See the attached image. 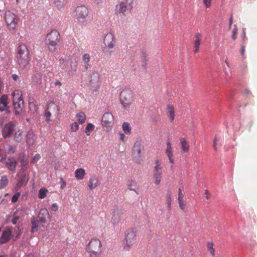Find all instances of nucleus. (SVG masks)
<instances>
[{
    "label": "nucleus",
    "instance_id": "obj_1",
    "mask_svg": "<svg viewBox=\"0 0 257 257\" xmlns=\"http://www.w3.org/2000/svg\"><path fill=\"white\" fill-rule=\"evenodd\" d=\"M30 60L29 51L24 44H21L17 49L16 61L19 67L22 69L26 68Z\"/></svg>",
    "mask_w": 257,
    "mask_h": 257
},
{
    "label": "nucleus",
    "instance_id": "obj_2",
    "mask_svg": "<svg viewBox=\"0 0 257 257\" xmlns=\"http://www.w3.org/2000/svg\"><path fill=\"white\" fill-rule=\"evenodd\" d=\"M137 229L132 227L127 229L124 232L122 246L123 250H130L136 242Z\"/></svg>",
    "mask_w": 257,
    "mask_h": 257
},
{
    "label": "nucleus",
    "instance_id": "obj_3",
    "mask_svg": "<svg viewBox=\"0 0 257 257\" xmlns=\"http://www.w3.org/2000/svg\"><path fill=\"white\" fill-rule=\"evenodd\" d=\"M60 41V35L59 32L52 30L47 34L45 43L49 50L54 52L57 50V47Z\"/></svg>",
    "mask_w": 257,
    "mask_h": 257
},
{
    "label": "nucleus",
    "instance_id": "obj_4",
    "mask_svg": "<svg viewBox=\"0 0 257 257\" xmlns=\"http://www.w3.org/2000/svg\"><path fill=\"white\" fill-rule=\"evenodd\" d=\"M88 14V10L85 6H78L73 11V17L80 25L86 26L87 23Z\"/></svg>",
    "mask_w": 257,
    "mask_h": 257
},
{
    "label": "nucleus",
    "instance_id": "obj_5",
    "mask_svg": "<svg viewBox=\"0 0 257 257\" xmlns=\"http://www.w3.org/2000/svg\"><path fill=\"white\" fill-rule=\"evenodd\" d=\"M103 43L105 47L102 48V51L107 57H110L113 53V49L116 44V40L114 35L111 33H107L103 39Z\"/></svg>",
    "mask_w": 257,
    "mask_h": 257
},
{
    "label": "nucleus",
    "instance_id": "obj_6",
    "mask_svg": "<svg viewBox=\"0 0 257 257\" xmlns=\"http://www.w3.org/2000/svg\"><path fill=\"white\" fill-rule=\"evenodd\" d=\"M101 242L98 239H92L86 246L89 257H99L101 253Z\"/></svg>",
    "mask_w": 257,
    "mask_h": 257
},
{
    "label": "nucleus",
    "instance_id": "obj_7",
    "mask_svg": "<svg viewBox=\"0 0 257 257\" xmlns=\"http://www.w3.org/2000/svg\"><path fill=\"white\" fill-rule=\"evenodd\" d=\"M134 0H123L115 7L116 15H126V12H131L133 8Z\"/></svg>",
    "mask_w": 257,
    "mask_h": 257
},
{
    "label": "nucleus",
    "instance_id": "obj_8",
    "mask_svg": "<svg viewBox=\"0 0 257 257\" xmlns=\"http://www.w3.org/2000/svg\"><path fill=\"white\" fill-rule=\"evenodd\" d=\"M163 167L160 160L156 159L153 169V178L156 185L160 184L162 178Z\"/></svg>",
    "mask_w": 257,
    "mask_h": 257
},
{
    "label": "nucleus",
    "instance_id": "obj_9",
    "mask_svg": "<svg viewBox=\"0 0 257 257\" xmlns=\"http://www.w3.org/2000/svg\"><path fill=\"white\" fill-rule=\"evenodd\" d=\"M5 20L8 29L10 30H13L18 24L19 19L15 13L7 11L5 13Z\"/></svg>",
    "mask_w": 257,
    "mask_h": 257
},
{
    "label": "nucleus",
    "instance_id": "obj_10",
    "mask_svg": "<svg viewBox=\"0 0 257 257\" xmlns=\"http://www.w3.org/2000/svg\"><path fill=\"white\" fill-rule=\"evenodd\" d=\"M144 146L140 141H136L132 148V157L136 162L140 164L142 161V151Z\"/></svg>",
    "mask_w": 257,
    "mask_h": 257
},
{
    "label": "nucleus",
    "instance_id": "obj_11",
    "mask_svg": "<svg viewBox=\"0 0 257 257\" xmlns=\"http://www.w3.org/2000/svg\"><path fill=\"white\" fill-rule=\"evenodd\" d=\"M133 97L132 90L130 88L123 89L120 94L121 103L125 107H128Z\"/></svg>",
    "mask_w": 257,
    "mask_h": 257
},
{
    "label": "nucleus",
    "instance_id": "obj_12",
    "mask_svg": "<svg viewBox=\"0 0 257 257\" xmlns=\"http://www.w3.org/2000/svg\"><path fill=\"white\" fill-rule=\"evenodd\" d=\"M59 113V109L58 106L53 102H50L47 106V109L45 112L46 117V121L49 123L52 119L51 116L52 115L56 116Z\"/></svg>",
    "mask_w": 257,
    "mask_h": 257
},
{
    "label": "nucleus",
    "instance_id": "obj_13",
    "mask_svg": "<svg viewBox=\"0 0 257 257\" xmlns=\"http://www.w3.org/2000/svg\"><path fill=\"white\" fill-rule=\"evenodd\" d=\"M32 228L31 232L34 233L39 230L43 232L47 229L49 226V223H46L44 222L39 221V220L36 219V217H33L31 220Z\"/></svg>",
    "mask_w": 257,
    "mask_h": 257
},
{
    "label": "nucleus",
    "instance_id": "obj_14",
    "mask_svg": "<svg viewBox=\"0 0 257 257\" xmlns=\"http://www.w3.org/2000/svg\"><path fill=\"white\" fill-rule=\"evenodd\" d=\"M90 86L95 89L99 88L101 82L100 78V75L97 71H93L90 75L89 81Z\"/></svg>",
    "mask_w": 257,
    "mask_h": 257
},
{
    "label": "nucleus",
    "instance_id": "obj_15",
    "mask_svg": "<svg viewBox=\"0 0 257 257\" xmlns=\"http://www.w3.org/2000/svg\"><path fill=\"white\" fill-rule=\"evenodd\" d=\"M15 128V125L12 121L6 123L2 129V135L4 138L10 137Z\"/></svg>",
    "mask_w": 257,
    "mask_h": 257
},
{
    "label": "nucleus",
    "instance_id": "obj_16",
    "mask_svg": "<svg viewBox=\"0 0 257 257\" xmlns=\"http://www.w3.org/2000/svg\"><path fill=\"white\" fill-rule=\"evenodd\" d=\"M39 221L49 223L50 219V216L48 210H39L38 216L36 217Z\"/></svg>",
    "mask_w": 257,
    "mask_h": 257
},
{
    "label": "nucleus",
    "instance_id": "obj_17",
    "mask_svg": "<svg viewBox=\"0 0 257 257\" xmlns=\"http://www.w3.org/2000/svg\"><path fill=\"white\" fill-rule=\"evenodd\" d=\"M113 122V115L110 112H105L102 117V123L103 126L106 127L112 125Z\"/></svg>",
    "mask_w": 257,
    "mask_h": 257
},
{
    "label": "nucleus",
    "instance_id": "obj_18",
    "mask_svg": "<svg viewBox=\"0 0 257 257\" xmlns=\"http://www.w3.org/2000/svg\"><path fill=\"white\" fill-rule=\"evenodd\" d=\"M14 107V113L16 115H21L24 108V100L13 102Z\"/></svg>",
    "mask_w": 257,
    "mask_h": 257
},
{
    "label": "nucleus",
    "instance_id": "obj_19",
    "mask_svg": "<svg viewBox=\"0 0 257 257\" xmlns=\"http://www.w3.org/2000/svg\"><path fill=\"white\" fill-rule=\"evenodd\" d=\"M201 35L199 32L196 33L194 36V52L195 53H198L199 51V47L201 44Z\"/></svg>",
    "mask_w": 257,
    "mask_h": 257
},
{
    "label": "nucleus",
    "instance_id": "obj_20",
    "mask_svg": "<svg viewBox=\"0 0 257 257\" xmlns=\"http://www.w3.org/2000/svg\"><path fill=\"white\" fill-rule=\"evenodd\" d=\"M12 231L10 228H7L3 232L1 237L0 238V243L4 244L8 241L10 239L11 236Z\"/></svg>",
    "mask_w": 257,
    "mask_h": 257
},
{
    "label": "nucleus",
    "instance_id": "obj_21",
    "mask_svg": "<svg viewBox=\"0 0 257 257\" xmlns=\"http://www.w3.org/2000/svg\"><path fill=\"white\" fill-rule=\"evenodd\" d=\"M28 180H26V175H23L16 184L14 188V191L17 192L19 191L21 187L25 186Z\"/></svg>",
    "mask_w": 257,
    "mask_h": 257
},
{
    "label": "nucleus",
    "instance_id": "obj_22",
    "mask_svg": "<svg viewBox=\"0 0 257 257\" xmlns=\"http://www.w3.org/2000/svg\"><path fill=\"white\" fill-rule=\"evenodd\" d=\"M167 148L165 150V153L167 156L169 162L171 164L174 163L173 153L172 151V148L171 146V143L168 141L166 143Z\"/></svg>",
    "mask_w": 257,
    "mask_h": 257
},
{
    "label": "nucleus",
    "instance_id": "obj_23",
    "mask_svg": "<svg viewBox=\"0 0 257 257\" xmlns=\"http://www.w3.org/2000/svg\"><path fill=\"white\" fill-rule=\"evenodd\" d=\"M99 184L100 183L98 178L96 176H92L88 181V187L90 189L92 190L98 186Z\"/></svg>",
    "mask_w": 257,
    "mask_h": 257
},
{
    "label": "nucleus",
    "instance_id": "obj_24",
    "mask_svg": "<svg viewBox=\"0 0 257 257\" xmlns=\"http://www.w3.org/2000/svg\"><path fill=\"white\" fill-rule=\"evenodd\" d=\"M17 164V162L14 158H8L6 162L7 167L11 171H15Z\"/></svg>",
    "mask_w": 257,
    "mask_h": 257
},
{
    "label": "nucleus",
    "instance_id": "obj_25",
    "mask_svg": "<svg viewBox=\"0 0 257 257\" xmlns=\"http://www.w3.org/2000/svg\"><path fill=\"white\" fill-rule=\"evenodd\" d=\"M26 142L29 146L33 145L35 143V135L32 130H30L26 136Z\"/></svg>",
    "mask_w": 257,
    "mask_h": 257
},
{
    "label": "nucleus",
    "instance_id": "obj_26",
    "mask_svg": "<svg viewBox=\"0 0 257 257\" xmlns=\"http://www.w3.org/2000/svg\"><path fill=\"white\" fill-rule=\"evenodd\" d=\"M13 102L23 101L22 92L20 90H15L13 93Z\"/></svg>",
    "mask_w": 257,
    "mask_h": 257
},
{
    "label": "nucleus",
    "instance_id": "obj_27",
    "mask_svg": "<svg viewBox=\"0 0 257 257\" xmlns=\"http://www.w3.org/2000/svg\"><path fill=\"white\" fill-rule=\"evenodd\" d=\"M19 160L20 163V167L23 170L26 169L28 164V160L25 156L21 155L19 157Z\"/></svg>",
    "mask_w": 257,
    "mask_h": 257
},
{
    "label": "nucleus",
    "instance_id": "obj_28",
    "mask_svg": "<svg viewBox=\"0 0 257 257\" xmlns=\"http://www.w3.org/2000/svg\"><path fill=\"white\" fill-rule=\"evenodd\" d=\"M85 175V171L83 168H79L75 170V177L77 180H82Z\"/></svg>",
    "mask_w": 257,
    "mask_h": 257
},
{
    "label": "nucleus",
    "instance_id": "obj_29",
    "mask_svg": "<svg viewBox=\"0 0 257 257\" xmlns=\"http://www.w3.org/2000/svg\"><path fill=\"white\" fill-rule=\"evenodd\" d=\"M58 9L60 10L64 8L66 0H50Z\"/></svg>",
    "mask_w": 257,
    "mask_h": 257
},
{
    "label": "nucleus",
    "instance_id": "obj_30",
    "mask_svg": "<svg viewBox=\"0 0 257 257\" xmlns=\"http://www.w3.org/2000/svg\"><path fill=\"white\" fill-rule=\"evenodd\" d=\"M167 107L168 111V117H169L170 121L172 122L175 118V111L174 107L171 105H168Z\"/></svg>",
    "mask_w": 257,
    "mask_h": 257
},
{
    "label": "nucleus",
    "instance_id": "obj_31",
    "mask_svg": "<svg viewBox=\"0 0 257 257\" xmlns=\"http://www.w3.org/2000/svg\"><path fill=\"white\" fill-rule=\"evenodd\" d=\"M180 143L181 145V148L182 151L184 153H187L189 151V144L188 142L186 141L185 139L184 138H182L180 140Z\"/></svg>",
    "mask_w": 257,
    "mask_h": 257
},
{
    "label": "nucleus",
    "instance_id": "obj_32",
    "mask_svg": "<svg viewBox=\"0 0 257 257\" xmlns=\"http://www.w3.org/2000/svg\"><path fill=\"white\" fill-rule=\"evenodd\" d=\"M9 180L6 175L1 177L0 179V189L5 188L8 184Z\"/></svg>",
    "mask_w": 257,
    "mask_h": 257
},
{
    "label": "nucleus",
    "instance_id": "obj_33",
    "mask_svg": "<svg viewBox=\"0 0 257 257\" xmlns=\"http://www.w3.org/2000/svg\"><path fill=\"white\" fill-rule=\"evenodd\" d=\"M76 117L77 121L81 124H82L85 122L86 119V115L83 112H80L78 113L76 115Z\"/></svg>",
    "mask_w": 257,
    "mask_h": 257
},
{
    "label": "nucleus",
    "instance_id": "obj_34",
    "mask_svg": "<svg viewBox=\"0 0 257 257\" xmlns=\"http://www.w3.org/2000/svg\"><path fill=\"white\" fill-rule=\"evenodd\" d=\"M23 131L21 130L17 131L14 135V140L17 143H20L23 139Z\"/></svg>",
    "mask_w": 257,
    "mask_h": 257
},
{
    "label": "nucleus",
    "instance_id": "obj_35",
    "mask_svg": "<svg viewBox=\"0 0 257 257\" xmlns=\"http://www.w3.org/2000/svg\"><path fill=\"white\" fill-rule=\"evenodd\" d=\"M48 192V191L46 188L43 187L41 188L39 191L38 195V198L40 199H43L45 198Z\"/></svg>",
    "mask_w": 257,
    "mask_h": 257
},
{
    "label": "nucleus",
    "instance_id": "obj_36",
    "mask_svg": "<svg viewBox=\"0 0 257 257\" xmlns=\"http://www.w3.org/2000/svg\"><path fill=\"white\" fill-rule=\"evenodd\" d=\"M127 189L131 191H135L137 187V183L133 180L129 181L127 184Z\"/></svg>",
    "mask_w": 257,
    "mask_h": 257
},
{
    "label": "nucleus",
    "instance_id": "obj_37",
    "mask_svg": "<svg viewBox=\"0 0 257 257\" xmlns=\"http://www.w3.org/2000/svg\"><path fill=\"white\" fill-rule=\"evenodd\" d=\"M94 129V125L91 123H88L85 128V133L87 136H89V132H92Z\"/></svg>",
    "mask_w": 257,
    "mask_h": 257
},
{
    "label": "nucleus",
    "instance_id": "obj_38",
    "mask_svg": "<svg viewBox=\"0 0 257 257\" xmlns=\"http://www.w3.org/2000/svg\"><path fill=\"white\" fill-rule=\"evenodd\" d=\"M207 249L209 251L210 253L212 256H214L215 255V250L213 248V243L212 242H209L207 243Z\"/></svg>",
    "mask_w": 257,
    "mask_h": 257
},
{
    "label": "nucleus",
    "instance_id": "obj_39",
    "mask_svg": "<svg viewBox=\"0 0 257 257\" xmlns=\"http://www.w3.org/2000/svg\"><path fill=\"white\" fill-rule=\"evenodd\" d=\"M122 128L125 133H131V127L130 126V124L128 122H125L122 124Z\"/></svg>",
    "mask_w": 257,
    "mask_h": 257
},
{
    "label": "nucleus",
    "instance_id": "obj_40",
    "mask_svg": "<svg viewBox=\"0 0 257 257\" xmlns=\"http://www.w3.org/2000/svg\"><path fill=\"white\" fill-rule=\"evenodd\" d=\"M237 28L236 25H234V28L232 32L231 38L233 40H235L237 38Z\"/></svg>",
    "mask_w": 257,
    "mask_h": 257
},
{
    "label": "nucleus",
    "instance_id": "obj_41",
    "mask_svg": "<svg viewBox=\"0 0 257 257\" xmlns=\"http://www.w3.org/2000/svg\"><path fill=\"white\" fill-rule=\"evenodd\" d=\"M82 60L85 64H87L90 62V56L89 54H84L82 56Z\"/></svg>",
    "mask_w": 257,
    "mask_h": 257
},
{
    "label": "nucleus",
    "instance_id": "obj_42",
    "mask_svg": "<svg viewBox=\"0 0 257 257\" xmlns=\"http://www.w3.org/2000/svg\"><path fill=\"white\" fill-rule=\"evenodd\" d=\"M0 103L4 105H8V96L6 95H3L0 98Z\"/></svg>",
    "mask_w": 257,
    "mask_h": 257
},
{
    "label": "nucleus",
    "instance_id": "obj_43",
    "mask_svg": "<svg viewBox=\"0 0 257 257\" xmlns=\"http://www.w3.org/2000/svg\"><path fill=\"white\" fill-rule=\"evenodd\" d=\"M79 126L77 122L72 123L70 126V129L72 132H76L79 129Z\"/></svg>",
    "mask_w": 257,
    "mask_h": 257
},
{
    "label": "nucleus",
    "instance_id": "obj_44",
    "mask_svg": "<svg viewBox=\"0 0 257 257\" xmlns=\"http://www.w3.org/2000/svg\"><path fill=\"white\" fill-rule=\"evenodd\" d=\"M21 195L20 192H17L12 197V202L15 203L18 201V198Z\"/></svg>",
    "mask_w": 257,
    "mask_h": 257
},
{
    "label": "nucleus",
    "instance_id": "obj_45",
    "mask_svg": "<svg viewBox=\"0 0 257 257\" xmlns=\"http://www.w3.org/2000/svg\"><path fill=\"white\" fill-rule=\"evenodd\" d=\"M166 201L167 203V207H170L171 202V195L170 194H167L166 196Z\"/></svg>",
    "mask_w": 257,
    "mask_h": 257
},
{
    "label": "nucleus",
    "instance_id": "obj_46",
    "mask_svg": "<svg viewBox=\"0 0 257 257\" xmlns=\"http://www.w3.org/2000/svg\"><path fill=\"white\" fill-rule=\"evenodd\" d=\"M41 159V156L39 154H36L33 157V160L32 161V163L33 164L36 163L38 160Z\"/></svg>",
    "mask_w": 257,
    "mask_h": 257
},
{
    "label": "nucleus",
    "instance_id": "obj_47",
    "mask_svg": "<svg viewBox=\"0 0 257 257\" xmlns=\"http://www.w3.org/2000/svg\"><path fill=\"white\" fill-rule=\"evenodd\" d=\"M211 1L212 0H203V3L206 8H208L210 7Z\"/></svg>",
    "mask_w": 257,
    "mask_h": 257
},
{
    "label": "nucleus",
    "instance_id": "obj_48",
    "mask_svg": "<svg viewBox=\"0 0 257 257\" xmlns=\"http://www.w3.org/2000/svg\"><path fill=\"white\" fill-rule=\"evenodd\" d=\"M60 183L61 185V189H64L66 187V182L62 178L60 179Z\"/></svg>",
    "mask_w": 257,
    "mask_h": 257
},
{
    "label": "nucleus",
    "instance_id": "obj_49",
    "mask_svg": "<svg viewBox=\"0 0 257 257\" xmlns=\"http://www.w3.org/2000/svg\"><path fill=\"white\" fill-rule=\"evenodd\" d=\"M241 37L242 39V41L241 43H242V44H244V42L245 41L246 38L245 33L244 32V31L242 32V33L241 34Z\"/></svg>",
    "mask_w": 257,
    "mask_h": 257
},
{
    "label": "nucleus",
    "instance_id": "obj_50",
    "mask_svg": "<svg viewBox=\"0 0 257 257\" xmlns=\"http://www.w3.org/2000/svg\"><path fill=\"white\" fill-rule=\"evenodd\" d=\"M178 201H179V205H180V207L181 209H183V208L185 206H184V201H183V198L182 199H179Z\"/></svg>",
    "mask_w": 257,
    "mask_h": 257
},
{
    "label": "nucleus",
    "instance_id": "obj_51",
    "mask_svg": "<svg viewBox=\"0 0 257 257\" xmlns=\"http://www.w3.org/2000/svg\"><path fill=\"white\" fill-rule=\"evenodd\" d=\"M141 57H142V61H143L144 62H146V61H147V54H146V53H145V52H142V53Z\"/></svg>",
    "mask_w": 257,
    "mask_h": 257
},
{
    "label": "nucleus",
    "instance_id": "obj_52",
    "mask_svg": "<svg viewBox=\"0 0 257 257\" xmlns=\"http://www.w3.org/2000/svg\"><path fill=\"white\" fill-rule=\"evenodd\" d=\"M7 108H8V105L0 103V111H3L6 110Z\"/></svg>",
    "mask_w": 257,
    "mask_h": 257
},
{
    "label": "nucleus",
    "instance_id": "obj_53",
    "mask_svg": "<svg viewBox=\"0 0 257 257\" xmlns=\"http://www.w3.org/2000/svg\"><path fill=\"white\" fill-rule=\"evenodd\" d=\"M15 151V148L12 146H10L8 149V152L9 153H13Z\"/></svg>",
    "mask_w": 257,
    "mask_h": 257
},
{
    "label": "nucleus",
    "instance_id": "obj_54",
    "mask_svg": "<svg viewBox=\"0 0 257 257\" xmlns=\"http://www.w3.org/2000/svg\"><path fill=\"white\" fill-rule=\"evenodd\" d=\"M244 51H245V46L244 45V44H241V54L242 55H244Z\"/></svg>",
    "mask_w": 257,
    "mask_h": 257
},
{
    "label": "nucleus",
    "instance_id": "obj_55",
    "mask_svg": "<svg viewBox=\"0 0 257 257\" xmlns=\"http://www.w3.org/2000/svg\"><path fill=\"white\" fill-rule=\"evenodd\" d=\"M232 23H233V16L231 14L230 16V17L229 18V28H230L231 25L232 24Z\"/></svg>",
    "mask_w": 257,
    "mask_h": 257
},
{
    "label": "nucleus",
    "instance_id": "obj_56",
    "mask_svg": "<svg viewBox=\"0 0 257 257\" xmlns=\"http://www.w3.org/2000/svg\"><path fill=\"white\" fill-rule=\"evenodd\" d=\"M216 145H217V139L215 137L214 140V141H213V148H214L215 151L217 150Z\"/></svg>",
    "mask_w": 257,
    "mask_h": 257
},
{
    "label": "nucleus",
    "instance_id": "obj_57",
    "mask_svg": "<svg viewBox=\"0 0 257 257\" xmlns=\"http://www.w3.org/2000/svg\"><path fill=\"white\" fill-rule=\"evenodd\" d=\"M19 219V217H14L13 219H12V223L14 224H16L17 222V221Z\"/></svg>",
    "mask_w": 257,
    "mask_h": 257
},
{
    "label": "nucleus",
    "instance_id": "obj_58",
    "mask_svg": "<svg viewBox=\"0 0 257 257\" xmlns=\"http://www.w3.org/2000/svg\"><path fill=\"white\" fill-rule=\"evenodd\" d=\"M183 198V194L182 193V191L181 189H179V194H178V199Z\"/></svg>",
    "mask_w": 257,
    "mask_h": 257
},
{
    "label": "nucleus",
    "instance_id": "obj_59",
    "mask_svg": "<svg viewBox=\"0 0 257 257\" xmlns=\"http://www.w3.org/2000/svg\"><path fill=\"white\" fill-rule=\"evenodd\" d=\"M120 140L122 142H124L125 140V136L122 133L120 134Z\"/></svg>",
    "mask_w": 257,
    "mask_h": 257
},
{
    "label": "nucleus",
    "instance_id": "obj_60",
    "mask_svg": "<svg viewBox=\"0 0 257 257\" xmlns=\"http://www.w3.org/2000/svg\"><path fill=\"white\" fill-rule=\"evenodd\" d=\"M12 78L15 81H17L19 78V76L15 74L12 75Z\"/></svg>",
    "mask_w": 257,
    "mask_h": 257
},
{
    "label": "nucleus",
    "instance_id": "obj_61",
    "mask_svg": "<svg viewBox=\"0 0 257 257\" xmlns=\"http://www.w3.org/2000/svg\"><path fill=\"white\" fill-rule=\"evenodd\" d=\"M54 84L55 85V86H57V85H59V86H61L62 85V83L61 82L59 81V80H57L54 83Z\"/></svg>",
    "mask_w": 257,
    "mask_h": 257
},
{
    "label": "nucleus",
    "instance_id": "obj_62",
    "mask_svg": "<svg viewBox=\"0 0 257 257\" xmlns=\"http://www.w3.org/2000/svg\"><path fill=\"white\" fill-rule=\"evenodd\" d=\"M90 67V64H89L88 63L86 64V65L85 66V69L86 70H87Z\"/></svg>",
    "mask_w": 257,
    "mask_h": 257
},
{
    "label": "nucleus",
    "instance_id": "obj_63",
    "mask_svg": "<svg viewBox=\"0 0 257 257\" xmlns=\"http://www.w3.org/2000/svg\"><path fill=\"white\" fill-rule=\"evenodd\" d=\"M205 194L206 195V196H205V198L208 199V198H209V194H208V191H205Z\"/></svg>",
    "mask_w": 257,
    "mask_h": 257
},
{
    "label": "nucleus",
    "instance_id": "obj_64",
    "mask_svg": "<svg viewBox=\"0 0 257 257\" xmlns=\"http://www.w3.org/2000/svg\"><path fill=\"white\" fill-rule=\"evenodd\" d=\"M52 207L57 208H58V205H57L56 203H54L52 205Z\"/></svg>",
    "mask_w": 257,
    "mask_h": 257
}]
</instances>
